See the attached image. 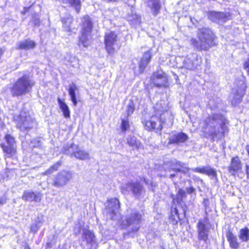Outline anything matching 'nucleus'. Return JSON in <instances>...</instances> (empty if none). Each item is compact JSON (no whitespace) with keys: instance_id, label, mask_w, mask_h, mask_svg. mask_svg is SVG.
<instances>
[{"instance_id":"1","label":"nucleus","mask_w":249,"mask_h":249,"mask_svg":"<svg viewBox=\"0 0 249 249\" xmlns=\"http://www.w3.org/2000/svg\"><path fill=\"white\" fill-rule=\"evenodd\" d=\"M227 120L221 114H213L204 121L201 127L203 131L213 137L224 136L228 131Z\"/></svg>"},{"instance_id":"2","label":"nucleus","mask_w":249,"mask_h":249,"mask_svg":"<svg viewBox=\"0 0 249 249\" xmlns=\"http://www.w3.org/2000/svg\"><path fill=\"white\" fill-rule=\"evenodd\" d=\"M197 36L199 41L195 38H192L191 43L199 50H208L214 46V35L212 31L208 28H202L198 29Z\"/></svg>"},{"instance_id":"3","label":"nucleus","mask_w":249,"mask_h":249,"mask_svg":"<svg viewBox=\"0 0 249 249\" xmlns=\"http://www.w3.org/2000/svg\"><path fill=\"white\" fill-rule=\"evenodd\" d=\"M34 85V82L29 74H25L18 79L11 89V92L14 96H19L29 92Z\"/></svg>"},{"instance_id":"4","label":"nucleus","mask_w":249,"mask_h":249,"mask_svg":"<svg viewBox=\"0 0 249 249\" xmlns=\"http://www.w3.org/2000/svg\"><path fill=\"white\" fill-rule=\"evenodd\" d=\"M81 27L79 44H81L84 47H88L90 44L91 33L93 27L92 22L89 16H86L82 18Z\"/></svg>"},{"instance_id":"5","label":"nucleus","mask_w":249,"mask_h":249,"mask_svg":"<svg viewBox=\"0 0 249 249\" xmlns=\"http://www.w3.org/2000/svg\"><path fill=\"white\" fill-rule=\"evenodd\" d=\"M142 218V213L137 210L134 209L128 210L125 219L123 223L124 225L130 227L132 231H137L140 228Z\"/></svg>"},{"instance_id":"6","label":"nucleus","mask_w":249,"mask_h":249,"mask_svg":"<svg viewBox=\"0 0 249 249\" xmlns=\"http://www.w3.org/2000/svg\"><path fill=\"white\" fill-rule=\"evenodd\" d=\"M17 121V127L22 131H28L36 124V122L25 112H21L19 116H15Z\"/></svg>"},{"instance_id":"7","label":"nucleus","mask_w":249,"mask_h":249,"mask_svg":"<svg viewBox=\"0 0 249 249\" xmlns=\"http://www.w3.org/2000/svg\"><path fill=\"white\" fill-rule=\"evenodd\" d=\"M211 226L210 220L207 217L199 220L196 225L198 240L207 243Z\"/></svg>"},{"instance_id":"8","label":"nucleus","mask_w":249,"mask_h":249,"mask_svg":"<svg viewBox=\"0 0 249 249\" xmlns=\"http://www.w3.org/2000/svg\"><path fill=\"white\" fill-rule=\"evenodd\" d=\"M143 191V186L138 182H128L122 186V192L127 194L130 192L136 197L140 196Z\"/></svg>"},{"instance_id":"9","label":"nucleus","mask_w":249,"mask_h":249,"mask_svg":"<svg viewBox=\"0 0 249 249\" xmlns=\"http://www.w3.org/2000/svg\"><path fill=\"white\" fill-rule=\"evenodd\" d=\"M202 63V58L197 53H192L188 55L184 59L183 66L190 70L197 69Z\"/></svg>"},{"instance_id":"10","label":"nucleus","mask_w":249,"mask_h":249,"mask_svg":"<svg viewBox=\"0 0 249 249\" xmlns=\"http://www.w3.org/2000/svg\"><path fill=\"white\" fill-rule=\"evenodd\" d=\"M72 175L71 172L63 170L57 173L53 179L52 185L56 187H61L66 185L71 179Z\"/></svg>"},{"instance_id":"11","label":"nucleus","mask_w":249,"mask_h":249,"mask_svg":"<svg viewBox=\"0 0 249 249\" xmlns=\"http://www.w3.org/2000/svg\"><path fill=\"white\" fill-rule=\"evenodd\" d=\"M82 246L84 249H96L98 244L95 241L94 235L89 230L83 231Z\"/></svg>"},{"instance_id":"12","label":"nucleus","mask_w":249,"mask_h":249,"mask_svg":"<svg viewBox=\"0 0 249 249\" xmlns=\"http://www.w3.org/2000/svg\"><path fill=\"white\" fill-rule=\"evenodd\" d=\"M117 42V35L115 33L109 32L105 36V44L108 54H113L115 52V46Z\"/></svg>"},{"instance_id":"13","label":"nucleus","mask_w":249,"mask_h":249,"mask_svg":"<svg viewBox=\"0 0 249 249\" xmlns=\"http://www.w3.org/2000/svg\"><path fill=\"white\" fill-rule=\"evenodd\" d=\"M241 161L238 157L236 156L232 158L230 165L228 168L229 172L232 175L235 176L237 174L238 177L243 178L242 176H244V174L241 171Z\"/></svg>"},{"instance_id":"14","label":"nucleus","mask_w":249,"mask_h":249,"mask_svg":"<svg viewBox=\"0 0 249 249\" xmlns=\"http://www.w3.org/2000/svg\"><path fill=\"white\" fill-rule=\"evenodd\" d=\"M193 171L204 174L210 177L211 179L215 181L218 180L217 172L214 168L210 166H203L202 167H196L191 169Z\"/></svg>"},{"instance_id":"15","label":"nucleus","mask_w":249,"mask_h":249,"mask_svg":"<svg viewBox=\"0 0 249 249\" xmlns=\"http://www.w3.org/2000/svg\"><path fill=\"white\" fill-rule=\"evenodd\" d=\"M153 83L157 87H165L167 83V78L165 74L162 71H158L153 76Z\"/></svg>"},{"instance_id":"16","label":"nucleus","mask_w":249,"mask_h":249,"mask_svg":"<svg viewBox=\"0 0 249 249\" xmlns=\"http://www.w3.org/2000/svg\"><path fill=\"white\" fill-rule=\"evenodd\" d=\"M5 138L7 145L2 146L3 150L7 154L12 155L16 152L15 139L9 134H7Z\"/></svg>"},{"instance_id":"17","label":"nucleus","mask_w":249,"mask_h":249,"mask_svg":"<svg viewBox=\"0 0 249 249\" xmlns=\"http://www.w3.org/2000/svg\"><path fill=\"white\" fill-rule=\"evenodd\" d=\"M106 207L107 212L110 215L115 214L118 212L120 208L119 201L116 198H112L108 201Z\"/></svg>"},{"instance_id":"18","label":"nucleus","mask_w":249,"mask_h":249,"mask_svg":"<svg viewBox=\"0 0 249 249\" xmlns=\"http://www.w3.org/2000/svg\"><path fill=\"white\" fill-rule=\"evenodd\" d=\"M152 56V49H150L144 52L139 63V67L142 71H143L149 62Z\"/></svg>"},{"instance_id":"19","label":"nucleus","mask_w":249,"mask_h":249,"mask_svg":"<svg viewBox=\"0 0 249 249\" xmlns=\"http://www.w3.org/2000/svg\"><path fill=\"white\" fill-rule=\"evenodd\" d=\"M188 137L186 134L183 132H179L171 135L169 138V143H179L185 142Z\"/></svg>"},{"instance_id":"20","label":"nucleus","mask_w":249,"mask_h":249,"mask_svg":"<svg viewBox=\"0 0 249 249\" xmlns=\"http://www.w3.org/2000/svg\"><path fill=\"white\" fill-rule=\"evenodd\" d=\"M184 164L176 160H172V165L170 171H175L176 172H181L186 173L190 168L184 167Z\"/></svg>"},{"instance_id":"21","label":"nucleus","mask_w":249,"mask_h":249,"mask_svg":"<svg viewBox=\"0 0 249 249\" xmlns=\"http://www.w3.org/2000/svg\"><path fill=\"white\" fill-rule=\"evenodd\" d=\"M210 17L213 21L219 23L225 22L228 18L226 14L224 13L215 12H211Z\"/></svg>"},{"instance_id":"22","label":"nucleus","mask_w":249,"mask_h":249,"mask_svg":"<svg viewBox=\"0 0 249 249\" xmlns=\"http://www.w3.org/2000/svg\"><path fill=\"white\" fill-rule=\"evenodd\" d=\"M22 198L26 201H39L41 200V195L39 194H36L32 192L25 191L24 192Z\"/></svg>"},{"instance_id":"23","label":"nucleus","mask_w":249,"mask_h":249,"mask_svg":"<svg viewBox=\"0 0 249 249\" xmlns=\"http://www.w3.org/2000/svg\"><path fill=\"white\" fill-rule=\"evenodd\" d=\"M226 236L230 247L233 249H238L239 246V244L237 241L236 237L230 231H229L227 233Z\"/></svg>"},{"instance_id":"24","label":"nucleus","mask_w":249,"mask_h":249,"mask_svg":"<svg viewBox=\"0 0 249 249\" xmlns=\"http://www.w3.org/2000/svg\"><path fill=\"white\" fill-rule=\"evenodd\" d=\"M147 4L148 6L151 8L153 15L157 16L160 9L159 0H149Z\"/></svg>"},{"instance_id":"25","label":"nucleus","mask_w":249,"mask_h":249,"mask_svg":"<svg viewBox=\"0 0 249 249\" xmlns=\"http://www.w3.org/2000/svg\"><path fill=\"white\" fill-rule=\"evenodd\" d=\"M77 90L78 88L74 83H72L69 86V94L70 96L71 100L74 106H76L77 104L76 95L75 92V91Z\"/></svg>"},{"instance_id":"26","label":"nucleus","mask_w":249,"mask_h":249,"mask_svg":"<svg viewBox=\"0 0 249 249\" xmlns=\"http://www.w3.org/2000/svg\"><path fill=\"white\" fill-rule=\"evenodd\" d=\"M35 46V42L30 39L20 41L18 43V48L20 49L29 50L34 48Z\"/></svg>"},{"instance_id":"27","label":"nucleus","mask_w":249,"mask_h":249,"mask_svg":"<svg viewBox=\"0 0 249 249\" xmlns=\"http://www.w3.org/2000/svg\"><path fill=\"white\" fill-rule=\"evenodd\" d=\"M78 146L73 143H68L63 147L64 152L68 155H74V153L78 149Z\"/></svg>"},{"instance_id":"28","label":"nucleus","mask_w":249,"mask_h":249,"mask_svg":"<svg viewBox=\"0 0 249 249\" xmlns=\"http://www.w3.org/2000/svg\"><path fill=\"white\" fill-rule=\"evenodd\" d=\"M167 102L165 100H160L158 102L155 106V109L157 114H160L161 113L165 112L167 109Z\"/></svg>"},{"instance_id":"29","label":"nucleus","mask_w":249,"mask_h":249,"mask_svg":"<svg viewBox=\"0 0 249 249\" xmlns=\"http://www.w3.org/2000/svg\"><path fill=\"white\" fill-rule=\"evenodd\" d=\"M127 144L131 146L133 149H139L142 145L139 141H138L135 137H128L126 138Z\"/></svg>"},{"instance_id":"30","label":"nucleus","mask_w":249,"mask_h":249,"mask_svg":"<svg viewBox=\"0 0 249 249\" xmlns=\"http://www.w3.org/2000/svg\"><path fill=\"white\" fill-rule=\"evenodd\" d=\"M57 101L60 107L62 110L63 115L65 118H69L70 117V111L68 106L66 104L62 101L60 98L57 99Z\"/></svg>"},{"instance_id":"31","label":"nucleus","mask_w":249,"mask_h":249,"mask_svg":"<svg viewBox=\"0 0 249 249\" xmlns=\"http://www.w3.org/2000/svg\"><path fill=\"white\" fill-rule=\"evenodd\" d=\"M62 21L63 26L67 31H70V25L72 21V17L69 14H66L64 17H62Z\"/></svg>"},{"instance_id":"32","label":"nucleus","mask_w":249,"mask_h":249,"mask_svg":"<svg viewBox=\"0 0 249 249\" xmlns=\"http://www.w3.org/2000/svg\"><path fill=\"white\" fill-rule=\"evenodd\" d=\"M144 125L146 129L148 130L161 129L160 122H159V124H157V123L153 120L145 121V122H144Z\"/></svg>"},{"instance_id":"33","label":"nucleus","mask_w":249,"mask_h":249,"mask_svg":"<svg viewBox=\"0 0 249 249\" xmlns=\"http://www.w3.org/2000/svg\"><path fill=\"white\" fill-rule=\"evenodd\" d=\"M239 237L243 242L248 241L249 240V229L247 227L241 229Z\"/></svg>"},{"instance_id":"34","label":"nucleus","mask_w":249,"mask_h":249,"mask_svg":"<svg viewBox=\"0 0 249 249\" xmlns=\"http://www.w3.org/2000/svg\"><path fill=\"white\" fill-rule=\"evenodd\" d=\"M61 165V162L60 161H57L53 165H52L49 169L45 171L43 173V175H48L53 174L55 171L58 170V168Z\"/></svg>"},{"instance_id":"35","label":"nucleus","mask_w":249,"mask_h":249,"mask_svg":"<svg viewBox=\"0 0 249 249\" xmlns=\"http://www.w3.org/2000/svg\"><path fill=\"white\" fill-rule=\"evenodd\" d=\"M74 156L76 158L81 160H85L89 158V154L88 152L78 149L74 153Z\"/></svg>"},{"instance_id":"36","label":"nucleus","mask_w":249,"mask_h":249,"mask_svg":"<svg viewBox=\"0 0 249 249\" xmlns=\"http://www.w3.org/2000/svg\"><path fill=\"white\" fill-rule=\"evenodd\" d=\"M41 225L40 221H37L36 223L33 224L30 227V231L34 233H36L39 229Z\"/></svg>"},{"instance_id":"37","label":"nucleus","mask_w":249,"mask_h":249,"mask_svg":"<svg viewBox=\"0 0 249 249\" xmlns=\"http://www.w3.org/2000/svg\"><path fill=\"white\" fill-rule=\"evenodd\" d=\"M129 127L128 121L124 119L122 120L121 129L123 131H125Z\"/></svg>"},{"instance_id":"38","label":"nucleus","mask_w":249,"mask_h":249,"mask_svg":"<svg viewBox=\"0 0 249 249\" xmlns=\"http://www.w3.org/2000/svg\"><path fill=\"white\" fill-rule=\"evenodd\" d=\"M134 106L133 103H129L127 107V116H129L131 115L134 112Z\"/></svg>"},{"instance_id":"39","label":"nucleus","mask_w":249,"mask_h":249,"mask_svg":"<svg viewBox=\"0 0 249 249\" xmlns=\"http://www.w3.org/2000/svg\"><path fill=\"white\" fill-rule=\"evenodd\" d=\"M172 165V160L170 161H167L164 163L163 168L165 171H170V169Z\"/></svg>"},{"instance_id":"40","label":"nucleus","mask_w":249,"mask_h":249,"mask_svg":"<svg viewBox=\"0 0 249 249\" xmlns=\"http://www.w3.org/2000/svg\"><path fill=\"white\" fill-rule=\"evenodd\" d=\"M68 61L71 63H74L73 64H72V67H75L78 65V60L74 57H71Z\"/></svg>"},{"instance_id":"41","label":"nucleus","mask_w":249,"mask_h":249,"mask_svg":"<svg viewBox=\"0 0 249 249\" xmlns=\"http://www.w3.org/2000/svg\"><path fill=\"white\" fill-rule=\"evenodd\" d=\"M186 192L182 189H179L178 191V195L181 198L186 197Z\"/></svg>"},{"instance_id":"42","label":"nucleus","mask_w":249,"mask_h":249,"mask_svg":"<svg viewBox=\"0 0 249 249\" xmlns=\"http://www.w3.org/2000/svg\"><path fill=\"white\" fill-rule=\"evenodd\" d=\"M244 67L249 75V58H248L247 60L245 62Z\"/></svg>"},{"instance_id":"43","label":"nucleus","mask_w":249,"mask_h":249,"mask_svg":"<svg viewBox=\"0 0 249 249\" xmlns=\"http://www.w3.org/2000/svg\"><path fill=\"white\" fill-rule=\"evenodd\" d=\"M186 191L187 194H191L194 193L196 191V189L193 187H190L186 188Z\"/></svg>"},{"instance_id":"44","label":"nucleus","mask_w":249,"mask_h":249,"mask_svg":"<svg viewBox=\"0 0 249 249\" xmlns=\"http://www.w3.org/2000/svg\"><path fill=\"white\" fill-rule=\"evenodd\" d=\"M36 142H37V144H35L33 145V146L34 147H38V146H40L41 145L40 143V141L39 140V139H35L31 143L34 144V143H35Z\"/></svg>"},{"instance_id":"45","label":"nucleus","mask_w":249,"mask_h":249,"mask_svg":"<svg viewBox=\"0 0 249 249\" xmlns=\"http://www.w3.org/2000/svg\"><path fill=\"white\" fill-rule=\"evenodd\" d=\"M246 174L248 179H249V165H246Z\"/></svg>"},{"instance_id":"46","label":"nucleus","mask_w":249,"mask_h":249,"mask_svg":"<svg viewBox=\"0 0 249 249\" xmlns=\"http://www.w3.org/2000/svg\"><path fill=\"white\" fill-rule=\"evenodd\" d=\"M203 204L205 207L206 208L209 205V200L208 199H204L203 201Z\"/></svg>"},{"instance_id":"47","label":"nucleus","mask_w":249,"mask_h":249,"mask_svg":"<svg viewBox=\"0 0 249 249\" xmlns=\"http://www.w3.org/2000/svg\"><path fill=\"white\" fill-rule=\"evenodd\" d=\"M174 213L177 215L178 218L179 219L178 210L176 208H174V211H172V213Z\"/></svg>"},{"instance_id":"48","label":"nucleus","mask_w":249,"mask_h":249,"mask_svg":"<svg viewBox=\"0 0 249 249\" xmlns=\"http://www.w3.org/2000/svg\"><path fill=\"white\" fill-rule=\"evenodd\" d=\"M6 202V200L3 198H0V205L4 204Z\"/></svg>"},{"instance_id":"49","label":"nucleus","mask_w":249,"mask_h":249,"mask_svg":"<svg viewBox=\"0 0 249 249\" xmlns=\"http://www.w3.org/2000/svg\"><path fill=\"white\" fill-rule=\"evenodd\" d=\"M29 8L30 7H24L23 10L22 11V13L25 14L27 11H28Z\"/></svg>"},{"instance_id":"50","label":"nucleus","mask_w":249,"mask_h":249,"mask_svg":"<svg viewBox=\"0 0 249 249\" xmlns=\"http://www.w3.org/2000/svg\"><path fill=\"white\" fill-rule=\"evenodd\" d=\"M176 177V174H173L170 175V178L172 179Z\"/></svg>"},{"instance_id":"51","label":"nucleus","mask_w":249,"mask_h":249,"mask_svg":"<svg viewBox=\"0 0 249 249\" xmlns=\"http://www.w3.org/2000/svg\"><path fill=\"white\" fill-rule=\"evenodd\" d=\"M110 217L111 218H112V219H113V218H114L113 216H111V215H110Z\"/></svg>"},{"instance_id":"52","label":"nucleus","mask_w":249,"mask_h":249,"mask_svg":"<svg viewBox=\"0 0 249 249\" xmlns=\"http://www.w3.org/2000/svg\"><path fill=\"white\" fill-rule=\"evenodd\" d=\"M159 82H161V80H159Z\"/></svg>"}]
</instances>
